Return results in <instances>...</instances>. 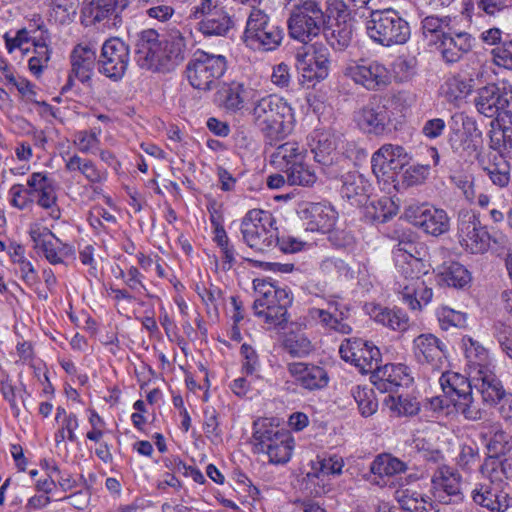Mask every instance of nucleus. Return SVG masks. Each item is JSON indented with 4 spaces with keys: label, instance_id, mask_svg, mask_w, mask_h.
<instances>
[{
    "label": "nucleus",
    "instance_id": "obj_1",
    "mask_svg": "<svg viewBox=\"0 0 512 512\" xmlns=\"http://www.w3.org/2000/svg\"><path fill=\"white\" fill-rule=\"evenodd\" d=\"M188 38L179 30L167 31L163 39L155 29L140 32L136 42L135 60L141 69L168 72L186 58Z\"/></svg>",
    "mask_w": 512,
    "mask_h": 512
},
{
    "label": "nucleus",
    "instance_id": "obj_2",
    "mask_svg": "<svg viewBox=\"0 0 512 512\" xmlns=\"http://www.w3.org/2000/svg\"><path fill=\"white\" fill-rule=\"evenodd\" d=\"M253 124L271 141L284 137L289 129L292 109L282 98L268 95L257 100L250 111Z\"/></svg>",
    "mask_w": 512,
    "mask_h": 512
},
{
    "label": "nucleus",
    "instance_id": "obj_3",
    "mask_svg": "<svg viewBox=\"0 0 512 512\" xmlns=\"http://www.w3.org/2000/svg\"><path fill=\"white\" fill-rule=\"evenodd\" d=\"M366 30L374 42L385 47L404 44L411 34L408 22L393 9L372 11Z\"/></svg>",
    "mask_w": 512,
    "mask_h": 512
},
{
    "label": "nucleus",
    "instance_id": "obj_4",
    "mask_svg": "<svg viewBox=\"0 0 512 512\" xmlns=\"http://www.w3.org/2000/svg\"><path fill=\"white\" fill-rule=\"evenodd\" d=\"M330 16L315 0H306L295 6L287 21L289 34L293 39L307 44L320 35Z\"/></svg>",
    "mask_w": 512,
    "mask_h": 512
},
{
    "label": "nucleus",
    "instance_id": "obj_5",
    "mask_svg": "<svg viewBox=\"0 0 512 512\" xmlns=\"http://www.w3.org/2000/svg\"><path fill=\"white\" fill-rule=\"evenodd\" d=\"M226 69L225 56L197 50L186 66V75L194 89L208 92L217 88Z\"/></svg>",
    "mask_w": 512,
    "mask_h": 512
},
{
    "label": "nucleus",
    "instance_id": "obj_6",
    "mask_svg": "<svg viewBox=\"0 0 512 512\" xmlns=\"http://www.w3.org/2000/svg\"><path fill=\"white\" fill-rule=\"evenodd\" d=\"M275 219L269 211L251 209L241 221V234L244 243L250 248L263 251L277 240Z\"/></svg>",
    "mask_w": 512,
    "mask_h": 512
},
{
    "label": "nucleus",
    "instance_id": "obj_7",
    "mask_svg": "<svg viewBox=\"0 0 512 512\" xmlns=\"http://www.w3.org/2000/svg\"><path fill=\"white\" fill-rule=\"evenodd\" d=\"M282 38L283 30L271 21L269 15L253 7L246 23L245 42L253 48L272 51L280 45Z\"/></svg>",
    "mask_w": 512,
    "mask_h": 512
},
{
    "label": "nucleus",
    "instance_id": "obj_8",
    "mask_svg": "<svg viewBox=\"0 0 512 512\" xmlns=\"http://www.w3.org/2000/svg\"><path fill=\"white\" fill-rule=\"evenodd\" d=\"M507 489L508 484L493 466L489 477L477 483L472 489L471 498L475 504L491 512H505L512 506V497Z\"/></svg>",
    "mask_w": 512,
    "mask_h": 512
},
{
    "label": "nucleus",
    "instance_id": "obj_9",
    "mask_svg": "<svg viewBox=\"0 0 512 512\" xmlns=\"http://www.w3.org/2000/svg\"><path fill=\"white\" fill-rule=\"evenodd\" d=\"M254 449L257 453H265L274 464L289 461L293 450V438L287 431L275 429H258L253 434Z\"/></svg>",
    "mask_w": 512,
    "mask_h": 512
},
{
    "label": "nucleus",
    "instance_id": "obj_10",
    "mask_svg": "<svg viewBox=\"0 0 512 512\" xmlns=\"http://www.w3.org/2000/svg\"><path fill=\"white\" fill-rule=\"evenodd\" d=\"M343 74L369 91L381 90L391 81L389 70L378 61H351L344 67Z\"/></svg>",
    "mask_w": 512,
    "mask_h": 512
},
{
    "label": "nucleus",
    "instance_id": "obj_11",
    "mask_svg": "<svg viewBox=\"0 0 512 512\" xmlns=\"http://www.w3.org/2000/svg\"><path fill=\"white\" fill-rule=\"evenodd\" d=\"M457 238L460 245L472 254H483L490 248L491 236L487 228L471 211L459 212Z\"/></svg>",
    "mask_w": 512,
    "mask_h": 512
},
{
    "label": "nucleus",
    "instance_id": "obj_12",
    "mask_svg": "<svg viewBox=\"0 0 512 512\" xmlns=\"http://www.w3.org/2000/svg\"><path fill=\"white\" fill-rule=\"evenodd\" d=\"M129 59V46L120 38L112 37L102 45L97 68L101 74L118 81L125 75Z\"/></svg>",
    "mask_w": 512,
    "mask_h": 512
},
{
    "label": "nucleus",
    "instance_id": "obj_13",
    "mask_svg": "<svg viewBox=\"0 0 512 512\" xmlns=\"http://www.w3.org/2000/svg\"><path fill=\"white\" fill-rule=\"evenodd\" d=\"M311 151L315 161L321 166V171L328 178L337 179L348 164L344 158L334 159L337 148L338 136L330 131L315 132L312 137Z\"/></svg>",
    "mask_w": 512,
    "mask_h": 512
},
{
    "label": "nucleus",
    "instance_id": "obj_14",
    "mask_svg": "<svg viewBox=\"0 0 512 512\" xmlns=\"http://www.w3.org/2000/svg\"><path fill=\"white\" fill-rule=\"evenodd\" d=\"M341 358L359 368L361 373H370L381 362V353L372 342L361 338H347L340 347Z\"/></svg>",
    "mask_w": 512,
    "mask_h": 512
},
{
    "label": "nucleus",
    "instance_id": "obj_15",
    "mask_svg": "<svg viewBox=\"0 0 512 512\" xmlns=\"http://www.w3.org/2000/svg\"><path fill=\"white\" fill-rule=\"evenodd\" d=\"M405 217L412 225L432 236H440L450 227L447 213L427 203L408 205L405 209Z\"/></svg>",
    "mask_w": 512,
    "mask_h": 512
},
{
    "label": "nucleus",
    "instance_id": "obj_16",
    "mask_svg": "<svg viewBox=\"0 0 512 512\" xmlns=\"http://www.w3.org/2000/svg\"><path fill=\"white\" fill-rule=\"evenodd\" d=\"M124 8L122 0H91L82 13L90 24L101 23L103 28H114L121 25L120 13Z\"/></svg>",
    "mask_w": 512,
    "mask_h": 512
},
{
    "label": "nucleus",
    "instance_id": "obj_17",
    "mask_svg": "<svg viewBox=\"0 0 512 512\" xmlns=\"http://www.w3.org/2000/svg\"><path fill=\"white\" fill-rule=\"evenodd\" d=\"M27 185L32 188V196L41 208L50 210L49 215L53 219L61 217L57 207V194L55 181L41 172L32 173L27 179Z\"/></svg>",
    "mask_w": 512,
    "mask_h": 512
},
{
    "label": "nucleus",
    "instance_id": "obj_18",
    "mask_svg": "<svg viewBox=\"0 0 512 512\" xmlns=\"http://www.w3.org/2000/svg\"><path fill=\"white\" fill-rule=\"evenodd\" d=\"M355 119L360 129L374 135H383L390 123L387 107L376 98L364 105L356 113Z\"/></svg>",
    "mask_w": 512,
    "mask_h": 512
},
{
    "label": "nucleus",
    "instance_id": "obj_19",
    "mask_svg": "<svg viewBox=\"0 0 512 512\" xmlns=\"http://www.w3.org/2000/svg\"><path fill=\"white\" fill-rule=\"evenodd\" d=\"M408 161L409 157L403 147L385 144L373 154L371 167L374 175L379 179L391 171L401 170Z\"/></svg>",
    "mask_w": 512,
    "mask_h": 512
},
{
    "label": "nucleus",
    "instance_id": "obj_20",
    "mask_svg": "<svg viewBox=\"0 0 512 512\" xmlns=\"http://www.w3.org/2000/svg\"><path fill=\"white\" fill-rule=\"evenodd\" d=\"M414 354L418 362L440 369L445 362V345L432 334H421L413 341Z\"/></svg>",
    "mask_w": 512,
    "mask_h": 512
},
{
    "label": "nucleus",
    "instance_id": "obj_21",
    "mask_svg": "<svg viewBox=\"0 0 512 512\" xmlns=\"http://www.w3.org/2000/svg\"><path fill=\"white\" fill-rule=\"evenodd\" d=\"M337 179H341V195L351 202L352 205H366L369 199L371 184L358 171H345L343 168L341 175Z\"/></svg>",
    "mask_w": 512,
    "mask_h": 512
},
{
    "label": "nucleus",
    "instance_id": "obj_22",
    "mask_svg": "<svg viewBox=\"0 0 512 512\" xmlns=\"http://www.w3.org/2000/svg\"><path fill=\"white\" fill-rule=\"evenodd\" d=\"M407 281H398L396 290L402 295V299L412 310H421L422 304H428L433 296L432 289L429 288L425 280L419 275V272Z\"/></svg>",
    "mask_w": 512,
    "mask_h": 512
},
{
    "label": "nucleus",
    "instance_id": "obj_23",
    "mask_svg": "<svg viewBox=\"0 0 512 512\" xmlns=\"http://www.w3.org/2000/svg\"><path fill=\"white\" fill-rule=\"evenodd\" d=\"M512 96H508L504 89L495 84L481 88L475 98V106L479 113L486 117L492 118L498 114L500 110L508 107Z\"/></svg>",
    "mask_w": 512,
    "mask_h": 512
},
{
    "label": "nucleus",
    "instance_id": "obj_24",
    "mask_svg": "<svg viewBox=\"0 0 512 512\" xmlns=\"http://www.w3.org/2000/svg\"><path fill=\"white\" fill-rule=\"evenodd\" d=\"M472 381L474 387L480 392L485 404L497 405L504 398V395L508 394L501 381L489 368L475 371Z\"/></svg>",
    "mask_w": 512,
    "mask_h": 512
},
{
    "label": "nucleus",
    "instance_id": "obj_25",
    "mask_svg": "<svg viewBox=\"0 0 512 512\" xmlns=\"http://www.w3.org/2000/svg\"><path fill=\"white\" fill-rule=\"evenodd\" d=\"M98 58L96 52L88 45L79 44L71 53V74L68 84L72 82V76L78 78L82 83L91 80Z\"/></svg>",
    "mask_w": 512,
    "mask_h": 512
},
{
    "label": "nucleus",
    "instance_id": "obj_26",
    "mask_svg": "<svg viewBox=\"0 0 512 512\" xmlns=\"http://www.w3.org/2000/svg\"><path fill=\"white\" fill-rule=\"evenodd\" d=\"M288 371L299 385L311 391L326 387L329 381L325 369L315 365L301 362L290 363Z\"/></svg>",
    "mask_w": 512,
    "mask_h": 512
},
{
    "label": "nucleus",
    "instance_id": "obj_27",
    "mask_svg": "<svg viewBox=\"0 0 512 512\" xmlns=\"http://www.w3.org/2000/svg\"><path fill=\"white\" fill-rule=\"evenodd\" d=\"M452 33V30L443 33V38L440 40L439 48L443 59L447 63L459 61L464 54L472 49V38L468 33H455L454 36H452Z\"/></svg>",
    "mask_w": 512,
    "mask_h": 512
},
{
    "label": "nucleus",
    "instance_id": "obj_28",
    "mask_svg": "<svg viewBox=\"0 0 512 512\" xmlns=\"http://www.w3.org/2000/svg\"><path fill=\"white\" fill-rule=\"evenodd\" d=\"M406 367L403 365L386 364L380 366L378 363L377 368L373 369L372 378L377 389L388 392L393 391L402 385L403 381L407 379L408 375L405 373Z\"/></svg>",
    "mask_w": 512,
    "mask_h": 512
},
{
    "label": "nucleus",
    "instance_id": "obj_29",
    "mask_svg": "<svg viewBox=\"0 0 512 512\" xmlns=\"http://www.w3.org/2000/svg\"><path fill=\"white\" fill-rule=\"evenodd\" d=\"M368 313L375 322L382 324L394 331L403 332L409 327V317L399 308H387L380 305H372Z\"/></svg>",
    "mask_w": 512,
    "mask_h": 512
},
{
    "label": "nucleus",
    "instance_id": "obj_30",
    "mask_svg": "<svg viewBox=\"0 0 512 512\" xmlns=\"http://www.w3.org/2000/svg\"><path fill=\"white\" fill-rule=\"evenodd\" d=\"M440 385L446 397L455 404V399L470 394L474 387L472 380L456 372H444L440 377Z\"/></svg>",
    "mask_w": 512,
    "mask_h": 512
},
{
    "label": "nucleus",
    "instance_id": "obj_31",
    "mask_svg": "<svg viewBox=\"0 0 512 512\" xmlns=\"http://www.w3.org/2000/svg\"><path fill=\"white\" fill-rule=\"evenodd\" d=\"M455 125L461 124L463 129L453 128V133L450 135L449 143L454 151L468 150L473 144L469 137L471 129H476L475 121L465 116L463 113H456L451 118Z\"/></svg>",
    "mask_w": 512,
    "mask_h": 512
},
{
    "label": "nucleus",
    "instance_id": "obj_32",
    "mask_svg": "<svg viewBox=\"0 0 512 512\" xmlns=\"http://www.w3.org/2000/svg\"><path fill=\"white\" fill-rule=\"evenodd\" d=\"M271 159L272 163L284 173L292 164L305 160V149L297 142H286L276 148Z\"/></svg>",
    "mask_w": 512,
    "mask_h": 512
},
{
    "label": "nucleus",
    "instance_id": "obj_33",
    "mask_svg": "<svg viewBox=\"0 0 512 512\" xmlns=\"http://www.w3.org/2000/svg\"><path fill=\"white\" fill-rule=\"evenodd\" d=\"M498 130L490 132V147L512 157V113L505 112Z\"/></svg>",
    "mask_w": 512,
    "mask_h": 512
},
{
    "label": "nucleus",
    "instance_id": "obj_34",
    "mask_svg": "<svg viewBox=\"0 0 512 512\" xmlns=\"http://www.w3.org/2000/svg\"><path fill=\"white\" fill-rule=\"evenodd\" d=\"M470 280L469 271L458 262L444 263L438 273V282L449 287L463 288Z\"/></svg>",
    "mask_w": 512,
    "mask_h": 512
},
{
    "label": "nucleus",
    "instance_id": "obj_35",
    "mask_svg": "<svg viewBox=\"0 0 512 512\" xmlns=\"http://www.w3.org/2000/svg\"><path fill=\"white\" fill-rule=\"evenodd\" d=\"M250 94L249 88L243 83L233 81L223 88V103L227 110L236 112L244 107Z\"/></svg>",
    "mask_w": 512,
    "mask_h": 512
},
{
    "label": "nucleus",
    "instance_id": "obj_36",
    "mask_svg": "<svg viewBox=\"0 0 512 512\" xmlns=\"http://www.w3.org/2000/svg\"><path fill=\"white\" fill-rule=\"evenodd\" d=\"M407 465L398 458L392 457L389 454L378 455L370 465V471L374 475L380 477L394 476L396 474L405 472Z\"/></svg>",
    "mask_w": 512,
    "mask_h": 512
},
{
    "label": "nucleus",
    "instance_id": "obj_37",
    "mask_svg": "<svg viewBox=\"0 0 512 512\" xmlns=\"http://www.w3.org/2000/svg\"><path fill=\"white\" fill-rule=\"evenodd\" d=\"M396 499L401 509L408 512H432L433 505L422 494L408 489L397 491Z\"/></svg>",
    "mask_w": 512,
    "mask_h": 512
},
{
    "label": "nucleus",
    "instance_id": "obj_38",
    "mask_svg": "<svg viewBox=\"0 0 512 512\" xmlns=\"http://www.w3.org/2000/svg\"><path fill=\"white\" fill-rule=\"evenodd\" d=\"M472 80H467L460 75L448 78L443 86L445 99L453 104H458L472 90Z\"/></svg>",
    "mask_w": 512,
    "mask_h": 512
},
{
    "label": "nucleus",
    "instance_id": "obj_39",
    "mask_svg": "<svg viewBox=\"0 0 512 512\" xmlns=\"http://www.w3.org/2000/svg\"><path fill=\"white\" fill-rule=\"evenodd\" d=\"M65 168L69 172H81L91 183H99L105 177L104 173L101 172L91 160L83 159L77 154H74L66 161Z\"/></svg>",
    "mask_w": 512,
    "mask_h": 512
},
{
    "label": "nucleus",
    "instance_id": "obj_40",
    "mask_svg": "<svg viewBox=\"0 0 512 512\" xmlns=\"http://www.w3.org/2000/svg\"><path fill=\"white\" fill-rule=\"evenodd\" d=\"M284 174L289 185L312 186L317 180L315 171L304 160L292 164Z\"/></svg>",
    "mask_w": 512,
    "mask_h": 512
},
{
    "label": "nucleus",
    "instance_id": "obj_41",
    "mask_svg": "<svg viewBox=\"0 0 512 512\" xmlns=\"http://www.w3.org/2000/svg\"><path fill=\"white\" fill-rule=\"evenodd\" d=\"M282 346L292 357L306 356L312 349L310 340L304 334L294 332L285 335Z\"/></svg>",
    "mask_w": 512,
    "mask_h": 512
},
{
    "label": "nucleus",
    "instance_id": "obj_42",
    "mask_svg": "<svg viewBox=\"0 0 512 512\" xmlns=\"http://www.w3.org/2000/svg\"><path fill=\"white\" fill-rule=\"evenodd\" d=\"M352 395L362 416L369 417L377 411L378 402L372 389L357 386L352 391Z\"/></svg>",
    "mask_w": 512,
    "mask_h": 512
},
{
    "label": "nucleus",
    "instance_id": "obj_43",
    "mask_svg": "<svg viewBox=\"0 0 512 512\" xmlns=\"http://www.w3.org/2000/svg\"><path fill=\"white\" fill-rule=\"evenodd\" d=\"M309 315L312 319L319 320L324 327L334 330L335 332L341 334H350L352 332L351 326L345 323L343 319L339 320L324 309L312 308L309 311Z\"/></svg>",
    "mask_w": 512,
    "mask_h": 512
},
{
    "label": "nucleus",
    "instance_id": "obj_44",
    "mask_svg": "<svg viewBox=\"0 0 512 512\" xmlns=\"http://www.w3.org/2000/svg\"><path fill=\"white\" fill-rule=\"evenodd\" d=\"M461 415L469 421L481 420L485 415V410L482 409L479 402L475 401L472 392L463 398L455 399L453 404Z\"/></svg>",
    "mask_w": 512,
    "mask_h": 512
},
{
    "label": "nucleus",
    "instance_id": "obj_45",
    "mask_svg": "<svg viewBox=\"0 0 512 512\" xmlns=\"http://www.w3.org/2000/svg\"><path fill=\"white\" fill-rule=\"evenodd\" d=\"M389 409L397 416H412L418 413L419 403L408 396L399 395L397 397L389 395L385 400Z\"/></svg>",
    "mask_w": 512,
    "mask_h": 512
},
{
    "label": "nucleus",
    "instance_id": "obj_46",
    "mask_svg": "<svg viewBox=\"0 0 512 512\" xmlns=\"http://www.w3.org/2000/svg\"><path fill=\"white\" fill-rule=\"evenodd\" d=\"M365 206V215L373 222L384 223L393 215L391 210L392 203L387 197L377 201H370V203H366Z\"/></svg>",
    "mask_w": 512,
    "mask_h": 512
},
{
    "label": "nucleus",
    "instance_id": "obj_47",
    "mask_svg": "<svg viewBox=\"0 0 512 512\" xmlns=\"http://www.w3.org/2000/svg\"><path fill=\"white\" fill-rule=\"evenodd\" d=\"M78 5L79 0H51L53 16L61 24L73 21Z\"/></svg>",
    "mask_w": 512,
    "mask_h": 512
},
{
    "label": "nucleus",
    "instance_id": "obj_48",
    "mask_svg": "<svg viewBox=\"0 0 512 512\" xmlns=\"http://www.w3.org/2000/svg\"><path fill=\"white\" fill-rule=\"evenodd\" d=\"M352 35V26L350 24L343 23L336 25L330 34L326 35V39L333 49L343 51L350 45Z\"/></svg>",
    "mask_w": 512,
    "mask_h": 512
},
{
    "label": "nucleus",
    "instance_id": "obj_49",
    "mask_svg": "<svg viewBox=\"0 0 512 512\" xmlns=\"http://www.w3.org/2000/svg\"><path fill=\"white\" fill-rule=\"evenodd\" d=\"M233 27L231 17L202 19L199 22V30L208 36H225Z\"/></svg>",
    "mask_w": 512,
    "mask_h": 512
},
{
    "label": "nucleus",
    "instance_id": "obj_50",
    "mask_svg": "<svg viewBox=\"0 0 512 512\" xmlns=\"http://www.w3.org/2000/svg\"><path fill=\"white\" fill-rule=\"evenodd\" d=\"M254 313L258 317H263L265 323L275 327L284 328L288 322L287 309L278 304L277 306L254 309Z\"/></svg>",
    "mask_w": 512,
    "mask_h": 512
},
{
    "label": "nucleus",
    "instance_id": "obj_51",
    "mask_svg": "<svg viewBox=\"0 0 512 512\" xmlns=\"http://www.w3.org/2000/svg\"><path fill=\"white\" fill-rule=\"evenodd\" d=\"M450 22V17L439 18L436 16H427L422 20L423 34L426 37L430 34L431 36H435L437 40H441L443 33L451 31Z\"/></svg>",
    "mask_w": 512,
    "mask_h": 512
},
{
    "label": "nucleus",
    "instance_id": "obj_52",
    "mask_svg": "<svg viewBox=\"0 0 512 512\" xmlns=\"http://www.w3.org/2000/svg\"><path fill=\"white\" fill-rule=\"evenodd\" d=\"M32 194V188L28 185L14 184L9 189L10 204L19 210H25L34 203Z\"/></svg>",
    "mask_w": 512,
    "mask_h": 512
},
{
    "label": "nucleus",
    "instance_id": "obj_53",
    "mask_svg": "<svg viewBox=\"0 0 512 512\" xmlns=\"http://www.w3.org/2000/svg\"><path fill=\"white\" fill-rule=\"evenodd\" d=\"M464 346L466 357L476 366V371L482 370V368H488V352L482 345L477 341L468 338L467 341L464 342Z\"/></svg>",
    "mask_w": 512,
    "mask_h": 512
},
{
    "label": "nucleus",
    "instance_id": "obj_54",
    "mask_svg": "<svg viewBox=\"0 0 512 512\" xmlns=\"http://www.w3.org/2000/svg\"><path fill=\"white\" fill-rule=\"evenodd\" d=\"M254 289L260 294V297L255 299L253 309L264 308L267 306H277V301L270 296L271 281L268 279H255L253 281Z\"/></svg>",
    "mask_w": 512,
    "mask_h": 512
},
{
    "label": "nucleus",
    "instance_id": "obj_55",
    "mask_svg": "<svg viewBox=\"0 0 512 512\" xmlns=\"http://www.w3.org/2000/svg\"><path fill=\"white\" fill-rule=\"evenodd\" d=\"M487 448L495 457L505 455L512 450V437L505 431H495Z\"/></svg>",
    "mask_w": 512,
    "mask_h": 512
},
{
    "label": "nucleus",
    "instance_id": "obj_56",
    "mask_svg": "<svg viewBox=\"0 0 512 512\" xmlns=\"http://www.w3.org/2000/svg\"><path fill=\"white\" fill-rule=\"evenodd\" d=\"M495 65L512 70V40L499 43L491 51Z\"/></svg>",
    "mask_w": 512,
    "mask_h": 512
},
{
    "label": "nucleus",
    "instance_id": "obj_57",
    "mask_svg": "<svg viewBox=\"0 0 512 512\" xmlns=\"http://www.w3.org/2000/svg\"><path fill=\"white\" fill-rule=\"evenodd\" d=\"M100 140L94 131H80L76 133L74 145L82 153H92L98 147Z\"/></svg>",
    "mask_w": 512,
    "mask_h": 512
},
{
    "label": "nucleus",
    "instance_id": "obj_58",
    "mask_svg": "<svg viewBox=\"0 0 512 512\" xmlns=\"http://www.w3.org/2000/svg\"><path fill=\"white\" fill-rule=\"evenodd\" d=\"M485 170L492 182L499 187H504L509 183V166L505 160L502 159L500 163L490 164Z\"/></svg>",
    "mask_w": 512,
    "mask_h": 512
},
{
    "label": "nucleus",
    "instance_id": "obj_59",
    "mask_svg": "<svg viewBox=\"0 0 512 512\" xmlns=\"http://www.w3.org/2000/svg\"><path fill=\"white\" fill-rule=\"evenodd\" d=\"M437 315L439 321L444 325L455 326V327H465L467 316L465 313L461 311H456L449 307H441L437 310Z\"/></svg>",
    "mask_w": 512,
    "mask_h": 512
},
{
    "label": "nucleus",
    "instance_id": "obj_60",
    "mask_svg": "<svg viewBox=\"0 0 512 512\" xmlns=\"http://www.w3.org/2000/svg\"><path fill=\"white\" fill-rule=\"evenodd\" d=\"M494 336L502 351L512 359V327L503 323L494 326Z\"/></svg>",
    "mask_w": 512,
    "mask_h": 512
},
{
    "label": "nucleus",
    "instance_id": "obj_61",
    "mask_svg": "<svg viewBox=\"0 0 512 512\" xmlns=\"http://www.w3.org/2000/svg\"><path fill=\"white\" fill-rule=\"evenodd\" d=\"M329 58L316 57V59H309L308 67L303 68L307 73L304 76L309 79L322 80L328 75Z\"/></svg>",
    "mask_w": 512,
    "mask_h": 512
},
{
    "label": "nucleus",
    "instance_id": "obj_62",
    "mask_svg": "<svg viewBox=\"0 0 512 512\" xmlns=\"http://www.w3.org/2000/svg\"><path fill=\"white\" fill-rule=\"evenodd\" d=\"M398 246H399L398 250L399 251L403 250V251L407 252L411 259L409 261H407L405 263V265H403L401 267V275L398 277L396 283L398 281L409 282V280H407V279H411V277L415 276L418 272L420 273L419 266H421L422 264H421L420 260L417 258H414L412 256L411 251L406 248V246H409L411 248L412 244L405 243L402 247V243H399Z\"/></svg>",
    "mask_w": 512,
    "mask_h": 512
},
{
    "label": "nucleus",
    "instance_id": "obj_63",
    "mask_svg": "<svg viewBox=\"0 0 512 512\" xmlns=\"http://www.w3.org/2000/svg\"><path fill=\"white\" fill-rule=\"evenodd\" d=\"M433 483L449 496L457 495L460 492V484L454 474L445 476L443 471H440V474L434 477Z\"/></svg>",
    "mask_w": 512,
    "mask_h": 512
},
{
    "label": "nucleus",
    "instance_id": "obj_64",
    "mask_svg": "<svg viewBox=\"0 0 512 512\" xmlns=\"http://www.w3.org/2000/svg\"><path fill=\"white\" fill-rule=\"evenodd\" d=\"M227 3L228 0H201L200 4L193 8V16L202 20L215 10L226 8Z\"/></svg>",
    "mask_w": 512,
    "mask_h": 512
}]
</instances>
